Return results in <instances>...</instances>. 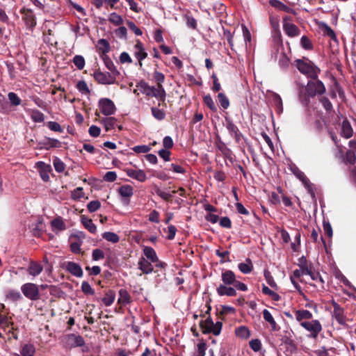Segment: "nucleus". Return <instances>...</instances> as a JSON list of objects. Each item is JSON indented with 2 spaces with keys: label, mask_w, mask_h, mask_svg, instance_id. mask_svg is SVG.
<instances>
[{
  "label": "nucleus",
  "mask_w": 356,
  "mask_h": 356,
  "mask_svg": "<svg viewBox=\"0 0 356 356\" xmlns=\"http://www.w3.org/2000/svg\"><path fill=\"white\" fill-rule=\"evenodd\" d=\"M101 122L104 124L106 131H108L115 128L117 122V119L113 117H108L103 118Z\"/></svg>",
  "instance_id": "c9c22d12"
},
{
  "label": "nucleus",
  "mask_w": 356,
  "mask_h": 356,
  "mask_svg": "<svg viewBox=\"0 0 356 356\" xmlns=\"http://www.w3.org/2000/svg\"><path fill=\"white\" fill-rule=\"evenodd\" d=\"M294 313L296 321L300 324L302 322H305L304 320H310L313 317L312 314L306 309L296 310Z\"/></svg>",
  "instance_id": "393cba45"
},
{
  "label": "nucleus",
  "mask_w": 356,
  "mask_h": 356,
  "mask_svg": "<svg viewBox=\"0 0 356 356\" xmlns=\"http://www.w3.org/2000/svg\"><path fill=\"white\" fill-rule=\"evenodd\" d=\"M73 63L79 70H82L85 66V59L81 55H76L73 58Z\"/></svg>",
  "instance_id": "5fc2aeb1"
},
{
  "label": "nucleus",
  "mask_w": 356,
  "mask_h": 356,
  "mask_svg": "<svg viewBox=\"0 0 356 356\" xmlns=\"http://www.w3.org/2000/svg\"><path fill=\"white\" fill-rule=\"evenodd\" d=\"M51 226L54 229L61 231L66 228L65 223L60 218H56L51 221Z\"/></svg>",
  "instance_id": "8fccbe9b"
},
{
  "label": "nucleus",
  "mask_w": 356,
  "mask_h": 356,
  "mask_svg": "<svg viewBox=\"0 0 356 356\" xmlns=\"http://www.w3.org/2000/svg\"><path fill=\"white\" fill-rule=\"evenodd\" d=\"M226 127L231 134H234L236 139L239 138L240 132L236 125L232 120H226Z\"/></svg>",
  "instance_id": "79ce46f5"
},
{
  "label": "nucleus",
  "mask_w": 356,
  "mask_h": 356,
  "mask_svg": "<svg viewBox=\"0 0 356 356\" xmlns=\"http://www.w3.org/2000/svg\"><path fill=\"white\" fill-rule=\"evenodd\" d=\"M119 298L118 302L122 305H127L130 302L131 296L126 289H121L119 291Z\"/></svg>",
  "instance_id": "e433bc0d"
},
{
  "label": "nucleus",
  "mask_w": 356,
  "mask_h": 356,
  "mask_svg": "<svg viewBox=\"0 0 356 356\" xmlns=\"http://www.w3.org/2000/svg\"><path fill=\"white\" fill-rule=\"evenodd\" d=\"M204 104L213 112L217 111V107L210 95H207L203 97Z\"/></svg>",
  "instance_id": "37998d69"
},
{
  "label": "nucleus",
  "mask_w": 356,
  "mask_h": 356,
  "mask_svg": "<svg viewBox=\"0 0 356 356\" xmlns=\"http://www.w3.org/2000/svg\"><path fill=\"white\" fill-rule=\"evenodd\" d=\"M298 266L302 269L305 273H309V270L313 268L314 266L312 262H309L305 256H302L298 259Z\"/></svg>",
  "instance_id": "7c9ffc66"
},
{
  "label": "nucleus",
  "mask_w": 356,
  "mask_h": 356,
  "mask_svg": "<svg viewBox=\"0 0 356 356\" xmlns=\"http://www.w3.org/2000/svg\"><path fill=\"white\" fill-rule=\"evenodd\" d=\"M295 62L298 70L307 78L316 79L318 77L321 69L309 59H306V60L297 59Z\"/></svg>",
  "instance_id": "7ed1b4c3"
},
{
  "label": "nucleus",
  "mask_w": 356,
  "mask_h": 356,
  "mask_svg": "<svg viewBox=\"0 0 356 356\" xmlns=\"http://www.w3.org/2000/svg\"><path fill=\"white\" fill-rule=\"evenodd\" d=\"M21 13L23 14V19L24 20L26 25L29 28L33 29L35 26V17L33 15V11L31 10L24 8L21 10Z\"/></svg>",
  "instance_id": "f8f14e48"
},
{
  "label": "nucleus",
  "mask_w": 356,
  "mask_h": 356,
  "mask_svg": "<svg viewBox=\"0 0 356 356\" xmlns=\"http://www.w3.org/2000/svg\"><path fill=\"white\" fill-rule=\"evenodd\" d=\"M115 293L113 290L109 289L105 293L104 297L102 299V302L106 307L111 306L115 300Z\"/></svg>",
  "instance_id": "2f4dec72"
},
{
  "label": "nucleus",
  "mask_w": 356,
  "mask_h": 356,
  "mask_svg": "<svg viewBox=\"0 0 356 356\" xmlns=\"http://www.w3.org/2000/svg\"><path fill=\"white\" fill-rule=\"evenodd\" d=\"M318 101L327 113H331L334 111L332 104L327 97L323 95L319 97Z\"/></svg>",
  "instance_id": "473e14b6"
},
{
  "label": "nucleus",
  "mask_w": 356,
  "mask_h": 356,
  "mask_svg": "<svg viewBox=\"0 0 356 356\" xmlns=\"http://www.w3.org/2000/svg\"><path fill=\"white\" fill-rule=\"evenodd\" d=\"M143 252L144 255L146 257L147 260L150 261L151 262L158 261L157 254L153 248L150 246H145Z\"/></svg>",
  "instance_id": "cd10ccee"
},
{
  "label": "nucleus",
  "mask_w": 356,
  "mask_h": 356,
  "mask_svg": "<svg viewBox=\"0 0 356 356\" xmlns=\"http://www.w3.org/2000/svg\"><path fill=\"white\" fill-rule=\"evenodd\" d=\"M328 350L334 353L335 348L332 347L329 349H326L325 347H321L320 348L314 350V353L316 356H329Z\"/></svg>",
  "instance_id": "680f3d73"
},
{
  "label": "nucleus",
  "mask_w": 356,
  "mask_h": 356,
  "mask_svg": "<svg viewBox=\"0 0 356 356\" xmlns=\"http://www.w3.org/2000/svg\"><path fill=\"white\" fill-rule=\"evenodd\" d=\"M288 333V332H286ZM282 343L284 344L286 346V350L289 352L290 353H293L297 350V346L293 339H292L290 333L289 332V335L285 334L282 336L281 337Z\"/></svg>",
  "instance_id": "ddd939ff"
},
{
  "label": "nucleus",
  "mask_w": 356,
  "mask_h": 356,
  "mask_svg": "<svg viewBox=\"0 0 356 356\" xmlns=\"http://www.w3.org/2000/svg\"><path fill=\"white\" fill-rule=\"evenodd\" d=\"M65 346L69 348L81 347L84 346L85 341L82 336L75 334H67L64 338Z\"/></svg>",
  "instance_id": "0eeeda50"
},
{
  "label": "nucleus",
  "mask_w": 356,
  "mask_h": 356,
  "mask_svg": "<svg viewBox=\"0 0 356 356\" xmlns=\"http://www.w3.org/2000/svg\"><path fill=\"white\" fill-rule=\"evenodd\" d=\"M8 97L11 104L13 106H19L21 104L22 101L20 98L13 92H10L8 94Z\"/></svg>",
  "instance_id": "e2e57ef3"
},
{
  "label": "nucleus",
  "mask_w": 356,
  "mask_h": 356,
  "mask_svg": "<svg viewBox=\"0 0 356 356\" xmlns=\"http://www.w3.org/2000/svg\"><path fill=\"white\" fill-rule=\"evenodd\" d=\"M119 75H114L112 72H103L100 70L95 71L94 79L100 84L111 85L116 82V78Z\"/></svg>",
  "instance_id": "39448f33"
},
{
  "label": "nucleus",
  "mask_w": 356,
  "mask_h": 356,
  "mask_svg": "<svg viewBox=\"0 0 356 356\" xmlns=\"http://www.w3.org/2000/svg\"><path fill=\"white\" fill-rule=\"evenodd\" d=\"M218 99L220 106L223 109H227L229 106V100L225 93L219 92L218 94Z\"/></svg>",
  "instance_id": "c03bdc74"
},
{
  "label": "nucleus",
  "mask_w": 356,
  "mask_h": 356,
  "mask_svg": "<svg viewBox=\"0 0 356 356\" xmlns=\"http://www.w3.org/2000/svg\"><path fill=\"white\" fill-rule=\"evenodd\" d=\"M239 270L243 274H248L253 270V265L250 259H247L245 263H240L238 265Z\"/></svg>",
  "instance_id": "f704fd0d"
},
{
  "label": "nucleus",
  "mask_w": 356,
  "mask_h": 356,
  "mask_svg": "<svg viewBox=\"0 0 356 356\" xmlns=\"http://www.w3.org/2000/svg\"><path fill=\"white\" fill-rule=\"evenodd\" d=\"M221 280L222 282V285H233L236 280V275L231 270H226L221 274Z\"/></svg>",
  "instance_id": "412c9836"
},
{
  "label": "nucleus",
  "mask_w": 356,
  "mask_h": 356,
  "mask_svg": "<svg viewBox=\"0 0 356 356\" xmlns=\"http://www.w3.org/2000/svg\"><path fill=\"white\" fill-rule=\"evenodd\" d=\"M108 20L116 26L121 25L123 23L122 17L116 13H112L110 15Z\"/></svg>",
  "instance_id": "13d9d810"
},
{
  "label": "nucleus",
  "mask_w": 356,
  "mask_h": 356,
  "mask_svg": "<svg viewBox=\"0 0 356 356\" xmlns=\"http://www.w3.org/2000/svg\"><path fill=\"white\" fill-rule=\"evenodd\" d=\"M21 356H34L35 353V346L33 344H25L21 350Z\"/></svg>",
  "instance_id": "4c0bfd02"
},
{
  "label": "nucleus",
  "mask_w": 356,
  "mask_h": 356,
  "mask_svg": "<svg viewBox=\"0 0 356 356\" xmlns=\"http://www.w3.org/2000/svg\"><path fill=\"white\" fill-rule=\"evenodd\" d=\"M96 48L100 58L106 56L107 53L111 51L110 44L106 39L99 40L96 45Z\"/></svg>",
  "instance_id": "dca6fc26"
},
{
  "label": "nucleus",
  "mask_w": 356,
  "mask_h": 356,
  "mask_svg": "<svg viewBox=\"0 0 356 356\" xmlns=\"http://www.w3.org/2000/svg\"><path fill=\"white\" fill-rule=\"evenodd\" d=\"M76 88L79 92L85 94H90V91L88 87L86 82L83 80L79 81L76 84Z\"/></svg>",
  "instance_id": "0e129e2a"
},
{
  "label": "nucleus",
  "mask_w": 356,
  "mask_h": 356,
  "mask_svg": "<svg viewBox=\"0 0 356 356\" xmlns=\"http://www.w3.org/2000/svg\"><path fill=\"white\" fill-rule=\"evenodd\" d=\"M6 298L16 302L22 298V296L19 291L15 290H9L7 291L6 295Z\"/></svg>",
  "instance_id": "3c124183"
},
{
  "label": "nucleus",
  "mask_w": 356,
  "mask_h": 356,
  "mask_svg": "<svg viewBox=\"0 0 356 356\" xmlns=\"http://www.w3.org/2000/svg\"><path fill=\"white\" fill-rule=\"evenodd\" d=\"M65 269L72 275L76 277H83V273L81 266L74 261L66 263Z\"/></svg>",
  "instance_id": "4468645a"
},
{
  "label": "nucleus",
  "mask_w": 356,
  "mask_h": 356,
  "mask_svg": "<svg viewBox=\"0 0 356 356\" xmlns=\"http://www.w3.org/2000/svg\"><path fill=\"white\" fill-rule=\"evenodd\" d=\"M197 355L196 356H205V352L207 348L205 341L202 339L197 344Z\"/></svg>",
  "instance_id": "052dcab7"
},
{
  "label": "nucleus",
  "mask_w": 356,
  "mask_h": 356,
  "mask_svg": "<svg viewBox=\"0 0 356 356\" xmlns=\"http://www.w3.org/2000/svg\"><path fill=\"white\" fill-rule=\"evenodd\" d=\"M100 207L101 203L99 200H93L88 204L87 209L90 213H92L98 210Z\"/></svg>",
  "instance_id": "338daca9"
},
{
  "label": "nucleus",
  "mask_w": 356,
  "mask_h": 356,
  "mask_svg": "<svg viewBox=\"0 0 356 356\" xmlns=\"http://www.w3.org/2000/svg\"><path fill=\"white\" fill-rule=\"evenodd\" d=\"M106 68L114 75H120V72L116 68L112 60L108 55L101 57Z\"/></svg>",
  "instance_id": "c85d7f7f"
},
{
  "label": "nucleus",
  "mask_w": 356,
  "mask_h": 356,
  "mask_svg": "<svg viewBox=\"0 0 356 356\" xmlns=\"http://www.w3.org/2000/svg\"><path fill=\"white\" fill-rule=\"evenodd\" d=\"M152 114L154 118L158 120H163L165 118V113L163 110L159 109L156 107L151 108Z\"/></svg>",
  "instance_id": "09e8293b"
},
{
  "label": "nucleus",
  "mask_w": 356,
  "mask_h": 356,
  "mask_svg": "<svg viewBox=\"0 0 356 356\" xmlns=\"http://www.w3.org/2000/svg\"><path fill=\"white\" fill-rule=\"evenodd\" d=\"M81 223L86 229H87L90 233L95 234L97 232V227L93 223L92 220L85 216L81 217Z\"/></svg>",
  "instance_id": "c756f323"
},
{
  "label": "nucleus",
  "mask_w": 356,
  "mask_h": 356,
  "mask_svg": "<svg viewBox=\"0 0 356 356\" xmlns=\"http://www.w3.org/2000/svg\"><path fill=\"white\" fill-rule=\"evenodd\" d=\"M30 115L32 120L35 122H42L44 120V114L37 109L31 110Z\"/></svg>",
  "instance_id": "a19ab883"
},
{
  "label": "nucleus",
  "mask_w": 356,
  "mask_h": 356,
  "mask_svg": "<svg viewBox=\"0 0 356 356\" xmlns=\"http://www.w3.org/2000/svg\"><path fill=\"white\" fill-rule=\"evenodd\" d=\"M331 304L333 307V311L331 312L332 317L335 318L341 325H346V316L344 314V309L334 300H332Z\"/></svg>",
  "instance_id": "1a4fd4ad"
},
{
  "label": "nucleus",
  "mask_w": 356,
  "mask_h": 356,
  "mask_svg": "<svg viewBox=\"0 0 356 356\" xmlns=\"http://www.w3.org/2000/svg\"><path fill=\"white\" fill-rule=\"evenodd\" d=\"M273 104L275 106L276 111L278 113H281L283 111V106L282 100L279 95L275 94L273 97Z\"/></svg>",
  "instance_id": "864d4df0"
},
{
  "label": "nucleus",
  "mask_w": 356,
  "mask_h": 356,
  "mask_svg": "<svg viewBox=\"0 0 356 356\" xmlns=\"http://www.w3.org/2000/svg\"><path fill=\"white\" fill-rule=\"evenodd\" d=\"M118 192L122 197L127 199L126 204H129V199L134 194V188L130 185H123L119 188Z\"/></svg>",
  "instance_id": "a878e982"
},
{
  "label": "nucleus",
  "mask_w": 356,
  "mask_h": 356,
  "mask_svg": "<svg viewBox=\"0 0 356 356\" xmlns=\"http://www.w3.org/2000/svg\"><path fill=\"white\" fill-rule=\"evenodd\" d=\"M340 134L345 138H350L353 135V129L347 118H345L341 123Z\"/></svg>",
  "instance_id": "6ab92c4d"
},
{
  "label": "nucleus",
  "mask_w": 356,
  "mask_h": 356,
  "mask_svg": "<svg viewBox=\"0 0 356 356\" xmlns=\"http://www.w3.org/2000/svg\"><path fill=\"white\" fill-rule=\"evenodd\" d=\"M269 4L274 7L275 8L277 9L278 10L284 11L287 13H293V10L289 7L288 6L284 4L282 1L279 0H270Z\"/></svg>",
  "instance_id": "bb28decb"
},
{
  "label": "nucleus",
  "mask_w": 356,
  "mask_h": 356,
  "mask_svg": "<svg viewBox=\"0 0 356 356\" xmlns=\"http://www.w3.org/2000/svg\"><path fill=\"white\" fill-rule=\"evenodd\" d=\"M291 170L296 177L302 182L306 188H310V181L302 171L296 165L292 166Z\"/></svg>",
  "instance_id": "5701e85b"
},
{
  "label": "nucleus",
  "mask_w": 356,
  "mask_h": 356,
  "mask_svg": "<svg viewBox=\"0 0 356 356\" xmlns=\"http://www.w3.org/2000/svg\"><path fill=\"white\" fill-rule=\"evenodd\" d=\"M300 325L309 332V337L314 339L318 337L323 329L321 323L318 320L302 322Z\"/></svg>",
  "instance_id": "423d86ee"
},
{
  "label": "nucleus",
  "mask_w": 356,
  "mask_h": 356,
  "mask_svg": "<svg viewBox=\"0 0 356 356\" xmlns=\"http://www.w3.org/2000/svg\"><path fill=\"white\" fill-rule=\"evenodd\" d=\"M43 270L42 266L35 261H31L27 268V272L30 275L33 277L40 275Z\"/></svg>",
  "instance_id": "b1692460"
},
{
  "label": "nucleus",
  "mask_w": 356,
  "mask_h": 356,
  "mask_svg": "<svg viewBox=\"0 0 356 356\" xmlns=\"http://www.w3.org/2000/svg\"><path fill=\"white\" fill-rule=\"evenodd\" d=\"M155 192L158 196H159L161 198H162L163 200L167 202H171L172 195L170 193H165L163 191H161L160 188H157L155 190Z\"/></svg>",
  "instance_id": "69168bd1"
},
{
  "label": "nucleus",
  "mask_w": 356,
  "mask_h": 356,
  "mask_svg": "<svg viewBox=\"0 0 356 356\" xmlns=\"http://www.w3.org/2000/svg\"><path fill=\"white\" fill-rule=\"evenodd\" d=\"M236 335L238 337L248 339L250 336V330L246 326H240L236 329Z\"/></svg>",
  "instance_id": "58836bf2"
},
{
  "label": "nucleus",
  "mask_w": 356,
  "mask_h": 356,
  "mask_svg": "<svg viewBox=\"0 0 356 356\" xmlns=\"http://www.w3.org/2000/svg\"><path fill=\"white\" fill-rule=\"evenodd\" d=\"M49 293L51 296H54L55 298H60L63 294V290L55 285L49 286Z\"/></svg>",
  "instance_id": "6e6d98bb"
},
{
  "label": "nucleus",
  "mask_w": 356,
  "mask_h": 356,
  "mask_svg": "<svg viewBox=\"0 0 356 356\" xmlns=\"http://www.w3.org/2000/svg\"><path fill=\"white\" fill-rule=\"evenodd\" d=\"M81 291L85 295H94L95 290L91 287L90 284L83 281L81 284Z\"/></svg>",
  "instance_id": "bf43d9fd"
},
{
  "label": "nucleus",
  "mask_w": 356,
  "mask_h": 356,
  "mask_svg": "<svg viewBox=\"0 0 356 356\" xmlns=\"http://www.w3.org/2000/svg\"><path fill=\"white\" fill-rule=\"evenodd\" d=\"M98 105L101 113L106 116L114 114L116 111L113 102L108 98L100 99Z\"/></svg>",
  "instance_id": "6e6552de"
},
{
  "label": "nucleus",
  "mask_w": 356,
  "mask_h": 356,
  "mask_svg": "<svg viewBox=\"0 0 356 356\" xmlns=\"http://www.w3.org/2000/svg\"><path fill=\"white\" fill-rule=\"evenodd\" d=\"M264 277H265L267 283L271 287L274 288V287L277 286L276 282H275L274 278L272 276V275H271L270 271H268V270H265L264 273Z\"/></svg>",
  "instance_id": "774afa93"
},
{
  "label": "nucleus",
  "mask_w": 356,
  "mask_h": 356,
  "mask_svg": "<svg viewBox=\"0 0 356 356\" xmlns=\"http://www.w3.org/2000/svg\"><path fill=\"white\" fill-rule=\"evenodd\" d=\"M326 92V88L324 83L318 79H310L307 86L302 88L299 91V100L305 106H308L310 104V99L314 98L316 95L321 96Z\"/></svg>",
  "instance_id": "f257e3e1"
},
{
  "label": "nucleus",
  "mask_w": 356,
  "mask_h": 356,
  "mask_svg": "<svg viewBox=\"0 0 356 356\" xmlns=\"http://www.w3.org/2000/svg\"><path fill=\"white\" fill-rule=\"evenodd\" d=\"M42 145V148L49 150L51 148H59L61 147V142L55 138H46L42 141L40 142Z\"/></svg>",
  "instance_id": "4be33fe9"
},
{
  "label": "nucleus",
  "mask_w": 356,
  "mask_h": 356,
  "mask_svg": "<svg viewBox=\"0 0 356 356\" xmlns=\"http://www.w3.org/2000/svg\"><path fill=\"white\" fill-rule=\"evenodd\" d=\"M152 263L144 257H141L138 262V268L143 274L152 273L154 271V266Z\"/></svg>",
  "instance_id": "f3484780"
},
{
  "label": "nucleus",
  "mask_w": 356,
  "mask_h": 356,
  "mask_svg": "<svg viewBox=\"0 0 356 356\" xmlns=\"http://www.w3.org/2000/svg\"><path fill=\"white\" fill-rule=\"evenodd\" d=\"M53 165L55 170L59 173L63 172L65 169V164L58 157H54Z\"/></svg>",
  "instance_id": "49530a36"
},
{
  "label": "nucleus",
  "mask_w": 356,
  "mask_h": 356,
  "mask_svg": "<svg viewBox=\"0 0 356 356\" xmlns=\"http://www.w3.org/2000/svg\"><path fill=\"white\" fill-rule=\"evenodd\" d=\"M210 302L211 300L207 301L205 305L207 310L204 313L206 315H208V316L205 320L200 321L199 325L203 334H213L215 336H218L222 330V323L220 321H217L216 323H213V321L210 315L211 311Z\"/></svg>",
  "instance_id": "f03ea898"
},
{
  "label": "nucleus",
  "mask_w": 356,
  "mask_h": 356,
  "mask_svg": "<svg viewBox=\"0 0 356 356\" xmlns=\"http://www.w3.org/2000/svg\"><path fill=\"white\" fill-rule=\"evenodd\" d=\"M287 20H290L289 17H285L284 18L283 29L289 37H296L300 35V29L294 24L287 22Z\"/></svg>",
  "instance_id": "9d476101"
},
{
  "label": "nucleus",
  "mask_w": 356,
  "mask_h": 356,
  "mask_svg": "<svg viewBox=\"0 0 356 356\" xmlns=\"http://www.w3.org/2000/svg\"><path fill=\"white\" fill-rule=\"evenodd\" d=\"M136 87L140 90V92L147 97H153L154 92H155V87L150 86L144 80L140 81L137 84Z\"/></svg>",
  "instance_id": "a211bd4d"
},
{
  "label": "nucleus",
  "mask_w": 356,
  "mask_h": 356,
  "mask_svg": "<svg viewBox=\"0 0 356 356\" xmlns=\"http://www.w3.org/2000/svg\"><path fill=\"white\" fill-rule=\"evenodd\" d=\"M124 171L127 176L140 182H144L147 179L146 174L143 170H136L134 169L128 168L124 170Z\"/></svg>",
  "instance_id": "2eb2a0df"
},
{
  "label": "nucleus",
  "mask_w": 356,
  "mask_h": 356,
  "mask_svg": "<svg viewBox=\"0 0 356 356\" xmlns=\"http://www.w3.org/2000/svg\"><path fill=\"white\" fill-rule=\"evenodd\" d=\"M262 314L264 320L270 325L272 330H277V324L276 323L270 312L268 309H264Z\"/></svg>",
  "instance_id": "72a5a7b5"
},
{
  "label": "nucleus",
  "mask_w": 356,
  "mask_h": 356,
  "mask_svg": "<svg viewBox=\"0 0 356 356\" xmlns=\"http://www.w3.org/2000/svg\"><path fill=\"white\" fill-rule=\"evenodd\" d=\"M10 318L0 314V326L4 327L5 329L10 327L12 330H14L13 322L11 321Z\"/></svg>",
  "instance_id": "de8ad7c7"
},
{
  "label": "nucleus",
  "mask_w": 356,
  "mask_h": 356,
  "mask_svg": "<svg viewBox=\"0 0 356 356\" xmlns=\"http://www.w3.org/2000/svg\"><path fill=\"white\" fill-rule=\"evenodd\" d=\"M216 291L220 296H227L229 297H234L237 294L234 286H228V285L225 286L220 284L219 286L216 289Z\"/></svg>",
  "instance_id": "aec40b11"
},
{
  "label": "nucleus",
  "mask_w": 356,
  "mask_h": 356,
  "mask_svg": "<svg viewBox=\"0 0 356 356\" xmlns=\"http://www.w3.org/2000/svg\"><path fill=\"white\" fill-rule=\"evenodd\" d=\"M102 238L106 240L107 241L111 242L113 243H116L120 241L119 236L117 234L112 232H106L103 233Z\"/></svg>",
  "instance_id": "ea45409f"
},
{
  "label": "nucleus",
  "mask_w": 356,
  "mask_h": 356,
  "mask_svg": "<svg viewBox=\"0 0 356 356\" xmlns=\"http://www.w3.org/2000/svg\"><path fill=\"white\" fill-rule=\"evenodd\" d=\"M345 160L347 163L354 165L356 163V153L355 151L348 150L346 152Z\"/></svg>",
  "instance_id": "4d7b16f0"
},
{
  "label": "nucleus",
  "mask_w": 356,
  "mask_h": 356,
  "mask_svg": "<svg viewBox=\"0 0 356 356\" xmlns=\"http://www.w3.org/2000/svg\"><path fill=\"white\" fill-rule=\"evenodd\" d=\"M24 296L31 300H38L40 298L39 287L33 283H26L21 287Z\"/></svg>",
  "instance_id": "20e7f679"
},
{
  "label": "nucleus",
  "mask_w": 356,
  "mask_h": 356,
  "mask_svg": "<svg viewBox=\"0 0 356 356\" xmlns=\"http://www.w3.org/2000/svg\"><path fill=\"white\" fill-rule=\"evenodd\" d=\"M35 167L39 171L41 179L44 181H48L49 180V174L52 170L51 166L43 161H38L35 163Z\"/></svg>",
  "instance_id": "9b49d317"
},
{
  "label": "nucleus",
  "mask_w": 356,
  "mask_h": 356,
  "mask_svg": "<svg viewBox=\"0 0 356 356\" xmlns=\"http://www.w3.org/2000/svg\"><path fill=\"white\" fill-rule=\"evenodd\" d=\"M85 193L82 187H77L71 193V197L74 200H79L81 198L83 197Z\"/></svg>",
  "instance_id": "603ef678"
},
{
  "label": "nucleus",
  "mask_w": 356,
  "mask_h": 356,
  "mask_svg": "<svg viewBox=\"0 0 356 356\" xmlns=\"http://www.w3.org/2000/svg\"><path fill=\"white\" fill-rule=\"evenodd\" d=\"M221 307L222 309L220 312L217 313V316L222 320H223L224 316L227 315L229 313H234L236 311L235 309L231 306L222 305Z\"/></svg>",
  "instance_id": "a18cd8bd"
}]
</instances>
